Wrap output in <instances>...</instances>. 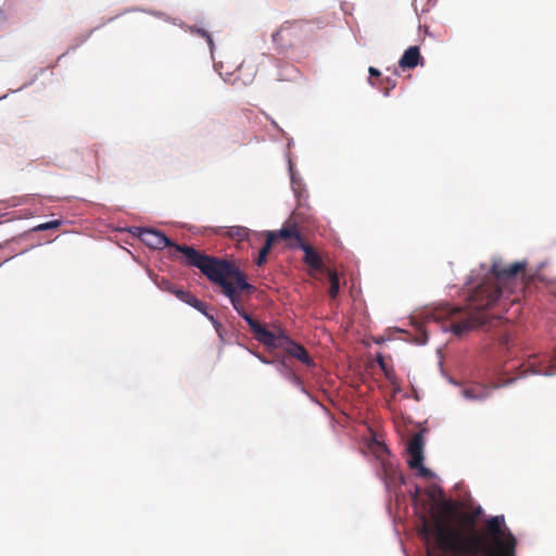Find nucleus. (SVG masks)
<instances>
[{"label":"nucleus","mask_w":556,"mask_h":556,"mask_svg":"<svg viewBox=\"0 0 556 556\" xmlns=\"http://www.w3.org/2000/svg\"><path fill=\"white\" fill-rule=\"evenodd\" d=\"M473 527V517L460 515L452 501L443 500L429 516H421L419 533L433 539L441 556H516L517 541L504 516L488 519L481 534Z\"/></svg>","instance_id":"obj_1"},{"label":"nucleus","mask_w":556,"mask_h":556,"mask_svg":"<svg viewBox=\"0 0 556 556\" xmlns=\"http://www.w3.org/2000/svg\"><path fill=\"white\" fill-rule=\"evenodd\" d=\"M525 268L526 263L522 262L506 266L502 260H494L490 268L491 275L471 291L466 307L447 304L438 313L439 317L452 319L450 328L457 337L486 325L489 315L485 309L502 300L511 303L519 301V296L510 295L515 293L516 287L523 288V283L518 280V274L523 273Z\"/></svg>","instance_id":"obj_2"},{"label":"nucleus","mask_w":556,"mask_h":556,"mask_svg":"<svg viewBox=\"0 0 556 556\" xmlns=\"http://www.w3.org/2000/svg\"><path fill=\"white\" fill-rule=\"evenodd\" d=\"M188 266L195 267L213 283L222 288L232 307L249 325L254 338L263 345H281L283 337H275L264 325L252 318L243 308L239 291L253 292L255 288L247 281L245 275L233 263L208 256L194 248H179Z\"/></svg>","instance_id":"obj_3"},{"label":"nucleus","mask_w":556,"mask_h":556,"mask_svg":"<svg viewBox=\"0 0 556 556\" xmlns=\"http://www.w3.org/2000/svg\"><path fill=\"white\" fill-rule=\"evenodd\" d=\"M303 21H286L278 30L271 35L276 50L280 53L291 48L302 31Z\"/></svg>","instance_id":"obj_4"},{"label":"nucleus","mask_w":556,"mask_h":556,"mask_svg":"<svg viewBox=\"0 0 556 556\" xmlns=\"http://www.w3.org/2000/svg\"><path fill=\"white\" fill-rule=\"evenodd\" d=\"M136 235L147 247L155 250L170 247L184 255L179 248H190L189 245L174 243L164 232L153 228H136Z\"/></svg>","instance_id":"obj_5"},{"label":"nucleus","mask_w":556,"mask_h":556,"mask_svg":"<svg viewBox=\"0 0 556 556\" xmlns=\"http://www.w3.org/2000/svg\"><path fill=\"white\" fill-rule=\"evenodd\" d=\"M407 452L409 458L408 466L418 470V476L422 478H432L433 473L424 466V439L421 433H415L408 442Z\"/></svg>","instance_id":"obj_6"},{"label":"nucleus","mask_w":556,"mask_h":556,"mask_svg":"<svg viewBox=\"0 0 556 556\" xmlns=\"http://www.w3.org/2000/svg\"><path fill=\"white\" fill-rule=\"evenodd\" d=\"M271 334L275 337H283L286 340H281V345H266L270 349H283L289 355L293 356L294 358L299 359L301 363L305 364L308 367H314L315 362L309 356L306 349L293 342L280 328H278L276 331H270Z\"/></svg>","instance_id":"obj_7"},{"label":"nucleus","mask_w":556,"mask_h":556,"mask_svg":"<svg viewBox=\"0 0 556 556\" xmlns=\"http://www.w3.org/2000/svg\"><path fill=\"white\" fill-rule=\"evenodd\" d=\"M518 369V377H522L529 372L545 376L556 375V356L551 358L549 364H538L535 356L530 357L526 363L521 364Z\"/></svg>","instance_id":"obj_8"},{"label":"nucleus","mask_w":556,"mask_h":556,"mask_svg":"<svg viewBox=\"0 0 556 556\" xmlns=\"http://www.w3.org/2000/svg\"><path fill=\"white\" fill-rule=\"evenodd\" d=\"M167 292L174 294L178 300L189 304L190 306L194 307L199 312H201L203 315H205L214 325H218L217 320L214 318L212 314L207 312V305L203 301L199 300L195 295H193L191 292L186 291L184 289H180L178 287L167 289Z\"/></svg>","instance_id":"obj_9"},{"label":"nucleus","mask_w":556,"mask_h":556,"mask_svg":"<svg viewBox=\"0 0 556 556\" xmlns=\"http://www.w3.org/2000/svg\"><path fill=\"white\" fill-rule=\"evenodd\" d=\"M274 232L276 233V241L278 239L289 240L290 248H298L300 242L303 241L296 223L292 218H289L280 230Z\"/></svg>","instance_id":"obj_10"},{"label":"nucleus","mask_w":556,"mask_h":556,"mask_svg":"<svg viewBox=\"0 0 556 556\" xmlns=\"http://www.w3.org/2000/svg\"><path fill=\"white\" fill-rule=\"evenodd\" d=\"M304 252L303 262L315 270H324V262L318 252L308 243L302 241L298 247Z\"/></svg>","instance_id":"obj_11"},{"label":"nucleus","mask_w":556,"mask_h":556,"mask_svg":"<svg viewBox=\"0 0 556 556\" xmlns=\"http://www.w3.org/2000/svg\"><path fill=\"white\" fill-rule=\"evenodd\" d=\"M422 61L420 50L417 46L406 49L399 60V66L403 70L415 68Z\"/></svg>","instance_id":"obj_12"},{"label":"nucleus","mask_w":556,"mask_h":556,"mask_svg":"<svg viewBox=\"0 0 556 556\" xmlns=\"http://www.w3.org/2000/svg\"><path fill=\"white\" fill-rule=\"evenodd\" d=\"M464 395L470 400H482L485 399L489 393L484 387L476 386L465 389Z\"/></svg>","instance_id":"obj_13"},{"label":"nucleus","mask_w":556,"mask_h":556,"mask_svg":"<svg viewBox=\"0 0 556 556\" xmlns=\"http://www.w3.org/2000/svg\"><path fill=\"white\" fill-rule=\"evenodd\" d=\"M328 277L330 282L329 296L336 299L340 290V281L336 270H328Z\"/></svg>","instance_id":"obj_14"},{"label":"nucleus","mask_w":556,"mask_h":556,"mask_svg":"<svg viewBox=\"0 0 556 556\" xmlns=\"http://www.w3.org/2000/svg\"><path fill=\"white\" fill-rule=\"evenodd\" d=\"M250 230L242 226H232L227 230V236L231 239L242 241L248 238Z\"/></svg>","instance_id":"obj_15"},{"label":"nucleus","mask_w":556,"mask_h":556,"mask_svg":"<svg viewBox=\"0 0 556 556\" xmlns=\"http://www.w3.org/2000/svg\"><path fill=\"white\" fill-rule=\"evenodd\" d=\"M62 225L60 219L50 220L47 223L39 224L33 228L34 231H46L49 229H56Z\"/></svg>","instance_id":"obj_16"},{"label":"nucleus","mask_w":556,"mask_h":556,"mask_svg":"<svg viewBox=\"0 0 556 556\" xmlns=\"http://www.w3.org/2000/svg\"><path fill=\"white\" fill-rule=\"evenodd\" d=\"M275 242H276V233L274 231H267L266 232V242L262 247L261 250L265 251L266 253H269Z\"/></svg>","instance_id":"obj_17"},{"label":"nucleus","mask_w":556,"mask_h":556,"mask_svg":"<svg viewBox=\"0 0 556 556\" xmlns=\"http://www.w3.org/2000/svg\"><path fill=\"white\" fill-rule=\"evenodd\" d=\"M386 84H387V86L383 88V94L389 96L390 90L396 86V81H395V79L388 77V78H386Z\"/></svg>","instance_id":"obj_18"},{"label":"nucleus","mask_w":556,"mask_h":556,"mask_svg":"<svg viewBox=\"0 0 556 556\" xmlns=\"http://www.w3.org/2000/svg\"><path fill=\"white\" fill-rule=\"evenodd\" d=\"M267 255L268 253H266L265 251L263 250H260L258 252V256H257V260H256V265L257 266H262L264 263H266L267 261Z\"/></svg>","instance_id":"obj_19"},{"label":"nucleus","mask_w":556,"mask_h":556,"mask_svg":"<svg viewBox=\"0 0 556 556\" xmlns=\"http://www.w3.org/2000/svg\"><path fill=\"white\" fill-rule=\"evenodd\" d=\"M161 288L167 292V289H170V288H176V286L172 285L169 281L167 280H163L162 281V285H161Z\"/></svg>","instance_id":"obj_20"},{"label":"nucleus","mask_w":556,"mask_h":556,"mask_svg":"<svg viewBox=\"0 0 556 556\" xmlns=\"http://www.w3.org/2000/svg\"><path fill=\"white\" fill-rule=\"evenodd\" d=\"M368 72L370 76L379 77L381 75L380 71L372 66L368 68Z\"/></svg>","instance_id":"obj_21"},{"label":"nucleus","mask_w":556,"mask_h":556,"mask_svg":"<svg viewBox=\"0 0 556 556\" xmlns=\"http://www.w3.org/2000/svg\"><path fill=\"white\" fill-rule=\"evenodd\" d=\"M200 34H201L202 36L207 37V40H208V42H210V43H212V42H213L212 38L210 37V35H208L206 31L202 30V31H200Z\"/></svg>","instance_id":"obj_22"},{"label":"nucleus","mask_w":556,"mask_h":556,"mask_svg":"<svg viewBox=\"0 0 556 556\" xmlns=\"http://www.w3.org/2000/svg\"><path fill=\"white\" fill-rule=\"evenodd\" d=\"M516 378H517V377L508 379V380L506 381V383L513 382L514 380H516Z\"/></svg>","instance_id":"obj_23"},{"label":"nucleus","mask_w":556,"mask_h":556,"mask_svg":"<svg viewBox=\"0 0 556 556\" xmlns=\"http://www.w3.org/2000/svg\"><path fill=\"white\" fill-rule=\"evenodd\" d=\"M380 366H381L382 368H384V363H383V361H382V359H380Z\"/></svg>","instance_id":"obj_24"}]
</instances>
